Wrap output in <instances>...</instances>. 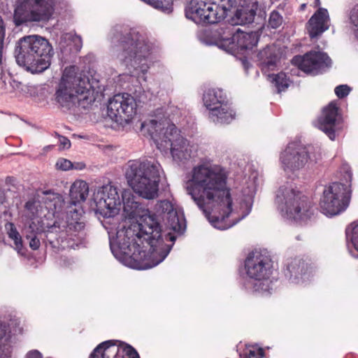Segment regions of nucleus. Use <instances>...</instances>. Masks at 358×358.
Segmentation results:
<instances>
[{
  "mask_svg": "<svg viewBox=\"0 0 358 358\" xmlns=\"http://www.w3.org/2000/svg\"><path fill=\"white\" fill-rule=\"evenodd\" d=\"M185 189L211 225L220 230L232 227L252 210L254 196L245 195L240 203L242 215L228 222L227 219L232 213L233 200L227 187V175L221 169L205 164L194 166L185 182Z\"/></svg>",
  "mask_w": 358,
  "mask_h": 358,
  "instance_id": "1",
  "label": "nucleus"
},
{
  "mask_svg": "<svg viewBox=\"0 0 358 358\" xmlns=\"http://www.w3.org/2000/svg\"><path fill=\"white\" fill-rule=\"evenodd\" d=\"M131 189H123L121 192V204L126 217L129 219H140L139 222L126 226L125 222L119 223L115 229L110 227L108 231L109 245L111 252L120 262L130 264L138 255L145 256L142 238L148 232H159L157 220L151 212L136 200Z\"/></svg>",
  "mask_w": 358,
  "mask_h": 358,
  "instance_id": "2",
  "label": "nucleus"
},
{
  "mask_svg": "<svg viewBox=\"0 0 358 358\" xmlns=\"http://www.w3.org/2000/svg\"><path fill=\"white\" fill-rule=\"evenodd\" d=\"M155 209L156 212L151 213V215H154L157 220L159 232L143 234L142 241H145L149 250H144L145 256L138 255L131 263L126 264L130 268L137 270L151 268L162 262L171 252L177 237L170 232L164 235L161 221H163L167 229L172 230L178 235L182 234L186 229L185 217L178 214L169 201L162 200L157 202Z\"/></svg>",
  "mask_w": 358,
  "mask_h": 358,
  "instance_id": "3",
  "label": "nucleus"
},
{
  "mask_svg": "<svg viewBox=\"0 0 358 358\" xmlns=\"http://www.w3.org/2000/svg\"><path fill=\"white\" fill-rule=\"evenodd\" d=\"M110 37L111 43L120 48L117 58L121 63L143 74L148 72L157 51L145 34L127 25L116 24Z\"/></svg>",
  "mask_w": 358,
  "mask_h": 358,
  "instance_id": "4",
  "label": "nucleus"
},
{
  "mask_svg": "<svg viewBox=\"0 0 358 358\" xmlns=\"http://www.w3.org/2000/svg\"><path fill=\"white\" fill-rule=\"evenodd\" d=\"M77 71L76 66H66L58 84L55 98L62 108H70L76 100L79 106L87 108L95 101L94 94L105 90L104 86L100 85L99 75L94 73L90 78L85 71Z\"/></svg>",
  "mask_w": 358,
  "mask_h": 358,
  "instance_id": "5",
  "label": "nucleus"
},
{
  "mask_svg": "<svg viewBox=\"0 0 358 358\" xmlns=\"http://www.w3.org/2000/svg\"><path fill=\"white\" fill-rule=\"evenodd\" d=\"M155 119L141 123V131L147 132L157 147L169 148L174 161L182 162L192 157L189 141L180 135L176 126L170 122L164 108L154 112Z\"/></svg>",
  "mask_w": 358,
  "mask_h": 358,
  "instance_id": "6",
  "label": "nucleus"
},
{
  "mask_svg": "<svg viewBox=\"0 0 358 358\" xmlns=\"http://www.w3.org/2000/svg\"><path fill=\"white\" fill-rule=\"evenodd\" d=\"M273 271V261L268 252L252 250L247 255L243 268L240 270L238 285L248 294H271L274 289L273 282L270 279Z\"/></svg>",
  "mask_w": 358,
  "mask_h": 358,
  "instance_id": "7",
  "label": "nucleus"
},
{
  "mask_svg": "<svg viewBox=\"0 0 358 358\" xmlns=\"http://www.w3.org/2000/svg\"><path fill=\"white\" fill-rule=\"evenodd\" d=\"M14 55L20 66L36 74L43 73L50 66L54 50L45 38L39 35H28L17 41Z\"/></svg>",
  "mask_w": 358,
  "mask_h": 358,
  "instance_id": "8",
  "label": "nucleus"
},
{
  "mask_svg": "<svg viewBox=\"0 0 358 358\" xmlns=\"http://www.w3.org/2000/svg\"><path fill=\"white\" fill-rule=\"evenodd\" d=\"M161 165L157 162L129 160L125 178L129 185L138 196L153 199L158 196Z\"/></svg>",
  "mask_w": 358,
  "mask_h": 358,
  "instance_id": "9",
  "label": "nucleus"
},
{
  "mask_svg": "<svg viewBox=\"0 0 358 358\" xmlns=\"http://www.w3.org/2000/svg\"><path fill=\"white\" fill-rule=\"evenodd\" d=\"M275 203L282 217L289 220L306 221L314 213L308 198L299 191L292 182H287L279 187Z\"/></svg>",
  "mask_w": 358,
  "mask_h": 358,
  "instance_id": "10",
  "label": "nucleus"
},
{
  "mask_svg": "<svg viewBox=\"0 0 358 358\" xmlns=\"http://www.w3.org/2000/svg\"><path fill=\"white\" fill-rule=\"evenodd\" d=\"M260 37L259 31L245 32L238 29L236 31L229 25L217 29L213 33L201 38L203 43L216 45L220 49L234 55L236 52L252 50L256 48Z\"/></svg>",
  "mask_w": 358,
  "mask_h": 358,
  "instance_id": "11",
  "label": "nucleus"
},
{
  "mask_svg": "<svg viewBox=\"0 0 358 358\" xmlns=\"http://www.w3.org/2000/svg\"><path fill=\"white\" fill-rule=\"evenodd\" d=\"M83 210L75 209L69 210L65 215V220H51L48 218H38L40 226L43 227V233L45 235V241L52 248H64L62 245L73 233L81 231L85 227V223L81 221Z\"/></svg>",
  "mask_w": 358,
  "mask_h": 358,
  "instance_id": "12",
  "label": "nucleus"
},
{
  "mask_svg": "<svg viewBox=\"0 0 358 358\" xmlns=\"http://www.w3.org/2000/svg\"><path fill=\"white\" fill-rule=\"evenodd\" d=\"M235 5V0H189L185 17L201 26L216 24L224 20Z\"/></svg>",
  "mask_w": 358,
  "mask_h": 358,
  "instance_id": "13",
  "label": "nucleus"
},
{
  "mask_svg": "<svg viewBox=\"0 0 358 358\" xmlns=\"http://www.w3.org/2000/svg\"><path fill=\"white\" fill-rule=\"evenodd\" d=\"M346 184L334 182L325 186L320 201L321 212L327 217L340 215L348 207L351 199L352 173L350 169L345 170Z\"/></svg>",
  "mask_w": 358,
  "mask_h": 358,
  "instance_id": "14",
  "label": "nucleus"
},
{
  "mask_svg": "<svg viewBox=\"0 0 358 358\" xmlns=\"http://www.w3.org/2000/svg\"><path fill=\"white\" fill-rule=\"evenodd\" d=\"M321 159L319 148L304 145L299 142L289 143L280 153V161L286 172H295L317 164Z\"/></svg>",
  "mask_w": 358,
  "mask_h": 358,
  "instance_id": "15",
  "label": "nucleus"
},
{
  "mask_svg": "<svg viewBox=\"0 0 358 358\" xmlns=\"http://www.w3.org/2000/svg\"><path fill=\"white\" fill-rule=\"evenodd\" d=\"M203 102L209 111V118L215 124H229L236 112L227 94L221 88H208L203 94Z\"/></svg>",
  "mask_w": 358,
  "mask_h": 358,
  "instance_id": "16",
  "label": "nucleus"
},
{
  "mask_svg": "<svg viewBox=\"0 0 358 358\" xmlns=\"http://www.w3.org/2000/svg\"><path fill=\"white\" fill-rule=\"evenodd\" d=\"M55 0H23L14 11L16 26L32 22H47L55 10Z\"/></svg>",
  "mask_w": 358,
  "mask_h": 358,
  "instance_id": "17",
  "label": "nucleus"
},
{
  "mask_svg": "<svg viewBox=\"0 0 358 358\" xmlns=\"http://www.w3.org/2000/svg\"><path fill=\"white\" fill-rule=\"evenodd\" d=\"M95 213L106 219H112L115 225L119 219L115 217L120 210L121 199L117 188L110 184L101 187L93 196Z\"/></svg>",
  "mask_w": 358,
  "mask_h": 358,
  "instance_id": "18",
  "label": "nucleus"
},
{
  "mask_svg": "<svg viewBox=\"0 0 358 358\" xmlns=\"http://www.w3.org/2000/svg\"><path fill=\"white\" fill-rule=\"evenodd\" d=\"M136 113V100L129 94H117L108 101L107 114L118 124L128 123Z\"/></svg>",
  "mask_w": 358,
  "mask_h": 358,
  "instance_id": "19",
  "label": "nucleus"
},
{
  "mask_svg": "<svg viewBox=\"0 0 358 358\" xmlns=\"http://www.w3.org/2000/svg\"><path fill=\"white\" fill-rule=\"evenodd\" d=\"M292 64L306 73L317 75L326 71L331 66V59L324 52L310 50L303 55H296Z\"/></svg>",
  "mask_w": 358,
  "mask_h": 358,
  "instance_id": "20",
  "label": "nucleus"
},
{
  "mask_svg": "<svg viewBox=\"0 0 358 358\" xmlns=\"http://www.w3.org/2000/svg\"><path fill=\"white\" fill-rule=\"evenodd\" d=\"M89 358H140V356L131 345L125 344L119 347L113 340H108L99 344Z\"/></svg>",
  "mask_w": 358,
  "mask_h": 358,
  "instance_id": "21",
  "label": "nucleus"
},
{
  "mask_svg": "<svg viewBox=\"0 0 358 358\" xmlns=\"http://www.w3.org/2000/svg\"><path fill=\"white\" fill-rule=\"evenodd\" d=\"M284 275L290 283L303 285L310 280L313 268L303 259H289L285 264Z\"/></svg>",
  "mask_w": 358,
  "mask_h": 358,
  "instance_id": "22",
  "label": "nucleus"
},
{
  "mask_svg": "<svg viewBox=\"0 0 358 358\" xmlns=\"http://www.w3.org/2000/svg\"><path fill=\"white\" fill-rule=\"evenodd\" d=\"M44 195L42 197V201L47 213L44 214L43 217L39 218H48L51 220H64V213L69 210H73L76 208L69 209L65 211V201L63 196L59 193L54 192L51 190H46L43 192ZM71 208V206L69 207Z\"/></svg>",
  "mask_w": 358,
  "mask_h": 358,
  "instance_id": "23",
  "label": "nucleus"
},
{
  "mask_svg": "<svg viewBox=\"0 0 358 358\" xmlns=\"http://www.w3.org/2000/svg\"><path fill=\"white\" fill-rule=\"evenodd\" d=\"M338 108L331 102L324 108L321 116L317 120V127L322 131L331 141L336 138V131L338 129Z\"/></svg>",
  "mask_w": 358,
  "mask_h": 358,
  "instance_id": "24",
  "label": "nucleus"
},
{
  "mask_svg": "<svg viewBox=\"0 0 358 358\" xmlns=\"http://www.w3.org/2000/svg\"><path fill=\"white\" fill-rule=\"evenodd\" d=\"M329 16L327 9L320 8L307 23V30L311 38H317L329 29Z\"/></svg>",
  "mask_w": 358,
  "mask_h": 358,
  "instance_id": "25",
  "label": "nucleus"
},
{
  "mask_svg": "<svg viewBox=\"0 0 358 358\" xmlns=\"http://www.w3.org/2000/svg\"><path fill=\"white\" fill-rule=\"evenodd\" d=\"M257 59L262 71L274 70L280 60L279 51L275 45H268L258 52Z\"/></svg>",
  "mask_w": 358,
  "mask_h": 358,
  "instance_id": "26",
  "label": "nucleus"
},
{
  "mask_svg": "<svg viewBox=\"0 0 358 358\" xmlns=\"http://www.w3.org/2000/svg\"><path fill=\"white\" fill-rule=\"evenodd\" d=\"M10 324L0 315V358H10L13 352Z\"/></svg>",
  "mask_w": 358,
  "mask_h": 358,
  "instance_id": "27",
  "label": "nucleus"
},
{
  "mask_svg": "<svg viewBox=\"0 0 358 358\" xmlns=\"http://www.w3.org/2000/svg\"><path fill=\"white\" fill-rule=\"evenodd\" d=\"M43 227L40 226L38 218L33 219L29 225L24 229V240L33 250H36L41 245L39 236L43 234Z\"/></svg>",
  "mask_w": 358,
  "mask_h": 358,
  "instance_id": "28",
  "label": "nucleus"
},
{
  "mask_svg": "<svg viewBox=\"0 0 358 358\" xmlns=\"http://www.w3.org/2000/svg\"><path fill=\"white\" fill-rule=\"evenodd\" d=\"M89 193L88 184L83 180L75 181L70 188V201L71 206H76L77 204L85 201Z\"/></svg>",
  "mask_w": 358,
  "mask_h": 358,
  "instance_id": "29",
  "label": "nucleus"
},
{
  "mask_svg": "<svg viewBox=\"0 0 358 358\" xmlns=\"http://www.w3.org/2000/svg\"><path fill=\"white\" fill-rule=\"evenodd\" d=\"M351 229H350V228L346 229L345 234L348 241V248L350 252L352 253L350 245L358 252V224L354 222L351 224Z\"/></svg>",
  "mask_w": 358,
  "mask_h": 358,
  "instance_id": "30",
  "label": "nucleus"
},
{
  "mask_svg": "<svg viewBox=\"0 0 358 358\" xmlns=\"http://www.w3.org/2000/svg\"><path fill=\"white\" fill-rule=\"evenodd\" d=\"M162 12L169 14L173 12L172 0H141Z\"/></svg>",
  "mask_w": 358,
  "mask_h": 358,
  "instance_id": "31",
  "label": "nucleus"
},
{
  "mask_svg": "<svg viewBox=\"0 0 358 358\" xmlns=\"http://www.w3.org/2000/svg\"><path fill=\"white\" fill-rule=\"evenodd\" d=\"M6 229L8 238L13 241L15 249L18 252L20 251L23 248L22 239L15 226L10 222L6 225Z\"/></svg>",
  "mask_w": 358,
  "mask_h": 358,
  "instance_id": "32",
  "label": "nucleus"
},
{
  "mask_svg": "<svg viewBox=\"0 0 358 358\" xmlns=\"http://www.w3.org/2000/svg\"><path fill=\"white\" fill-rule=\"evenodd\" d=\"M257 6L252 5L250 8H243L238 10L236 12V17L241 19L244 23H252L255 20L256 15Z\"/></svg>",
  "mask_w": 358,
  "mask_h": 358,
  "instance_id": "33",
  "label": "nucleus"
},
{
  "mask_svg": "<svg viewBox=\"0 0 358 358\" xmlns=\"http://www.w3.org/2000/svg\"><path fill=\"white\" fill-rule=\"evenodd\" d=\"M273 78L272 82L275 84L278 93L285 91L289 85V80L287 75L280 72L278 74L273 75Z\"/></svg>",
  "mask_w": 358,
  "mask_h": 358,
  "instance_id": "34",
  "label": "nucleus"
},
{
  "mask_svg": "<svg viewBox=\"0 0 358 358\" xmlns=\"http://www.w3.org/2000/svg\"><path fill=\"white\" fill-rule=\"evenodd\" d=\"M5 38V27L3 21L0 15V71H3V65L6 62V56L3 52V41Z\"/></svg>",
  "mask_w": 358,
  "mask_h": 358,
  "instance_id": "35",
  "label": "nucleus"
},
{
  "mask_svg": "<svg viewBox=\"0 0 358 358\" xmlns=\"http://www.w3.org/2000/svg\"><path fill=\"white\" fill-rule=\"evenodd\" d=\"M265 352L262 348L254 346L247 347L243 356L240 355L241 358H263Z\"/></svg>",
  "mask_w": 358,
  "mask_h": 358,
  "instance_id": "36",
  "label": "nucleus"
},
{
  "mask_svg": "<svg viewBox=\"0 0 358 358\" xmlns=\"http://www.w3.org/2000/svg\"><path fill=\"white\" fill-rule=\"evenodd\" d=\"M283 22L282 16L277 10H273L270 13L268 25L272 29L278 28Z\"/></svg>",
  "mask_w": 358,
  "mask_h": 358,
  "instance_id": "37",
  "label": "nucleus"
},
{
  "mask_svg": "<svg viewBox=\"0 0 358 358\" xmlns=\"http://www.w3.org/2000/svg\"><path fill=\"white\" fill-rule=\"evenodd\" d=\"M350 22L356 27L355 29V36L358 40V5H356L350 12Z\"/></svg>",
  "mask_w": 358,
  "mask_h": 358,
  "instance_id": "38",
  "label": "nucleus"
},
{
  "mask_svg": "<svg viewBox=\"0 0 358 358\" xmlns=\"http://www.w3.org/2000/svg\"><path fill=\"white\" fill-rule=\"evenodd\" d=\"M351 91V88L347 85H340L335 87L334 92L339 99L347 96Z\"/></svg>",
  "mask_w": 358,
  "mask_h": 358,
  "instance_id": "39",
  "label": "nucleus"
},
{
  "mask_svg": "<svg viewBox=\"0 0 358 358\" xmlns=\"http://www.w3.org/2000/svg\"><path fill=\"white\" fill-rule=\"evenodd\" d=\"M73 164L69 159L60 158L56 163V167L57 169L62 171H69L73 169Z\"/></svg>",
  "mask_w": 358,
  "mask_h": 358,
  "instance_id": "40",
  "label": "nucleus"
},
{
  "mask_svg": "<svg viewBox=\"0 0 358 358\" xmlns=\"http://www.w3.org/2000/svg\"><path fill=\"white\" fill-rule=\"evenodd\" d=\"M59 148L66 150L71 147L70 140L64 136L59 135Z\"/></svg>",
  "mask_w": 358,
  "mask_h": 358,
  "instance_id": "41",
  "label": "nucleus"
},
{
  "mask_svg": "<svg viewBox=\"0 0 358 358\" xmlns=\"http://www.w3.org/2000/svg\"><path fill=\"white\" fill-rule=\"evenodd\" d=\"M25 208L30 211L32 214L37 212L38 205L36 201L29 200L25 203Z\"/></svg>",
  "mask_w": 358,
  "mask_h": 358,
  "instance_id": "42",
  "label": "nucleus"
},
{
  "mask_svg": "<svg viewBox=\"0 0 358 358\" xmlns=\"http://www.w3.org/2000/svg\"><path fill=\"white\" fill-rule=\"evenodd\" d=\"M72 41L74 43V49L76 52L80 50L83 46L82 38L80 36L74 35L72 36Z\"/></svg>",
  "mask_w": 358,
  "mask_h": 358,
  "instance_id": "43",
  "label": "nucleus"
},
{
  "mask_svg": "<svg viewBox=\"0 0 358 358\" xmlns=\"http://www.w3.org/2000/svg\"><path fill=\"white\" fill-rule=\"evenodd\" d=\"M25 358H43V357L38 350H31L27 353Z\"/></svg>",
  "mask_w": 358,
  "mask_h": 358,
  "instance_id": "44",
  "label": "nucleus"
},
{
  "mask_svg": "<svg viewBox=\"0 0 358 358\" xmlns=\"http://www.w3.org/2000/svg\"><path fill=\"white\" fill-rule=\"evenodd\" d=\"M242 66L244 68L246 73H248V71L249 69L252 66L251 64L249 62V61L247 59H243L241 60Z\"/></svg>",
  "mask_w": 358,
  "mask_h": 358,
  "instance_id": "45",
  "label": "nucleus"
},
{
  "mask_svg": "<svg viewBox=\"0 0 358 358\" xmlns=\"http://www.w3.org/2000/svg\"><path fill=\"white\" fill-rule=\"evenodd\" d=\"M85 167V164L83 162L73 164V169L82 170Z\"/></svg>",
  "mask_w": 358,
  "mask_h": 358,
  "instance_id": "46",
  "label": "nucleus"
},
{
  "mask_svg": "<svg viewBox=\"0 0 358 358\" xmlns=\"http://www.w3.org/2000/svg\"><path fill=\"white\" fill-rule=\"evenodd\" d=\"M314 3L315 4V6H320L321 3L320 0H315Z\"/></svg>",
  "mask_w": 358,
  "mask_h": 358,
  "instance_id": "47",
  "label": "nucleus"
},
{
  "mask_svg": "<svg viewBox=\"0 0 358 358\" xmlns=\"http://www.w3.org/2000/svg\"><path fill=\"white\" fill-rule=\"evenodd\" d=\"M305 7H306V4H304V3H303V4H302V5L301 6V10H303V9H304V8H305Z\"/></svg>",
  "mask_w": 358,
  "mask_h": 358,
  "instance_id": "48",
  "label": "nucleus"
},
{
  "mask_svg": "<svg viewBox=\"0 0 358 358\" xmlns=\"http://www.w3.org/2000/svg\"><path fill=\"white\" fill-rule=\"evenodd\" d=\"M352 255L355 258H358V255H352Z\"/></svg>",
  "mask_w": 358,
  "mask_h": 358,
  "instance_id": "49",
  "label": "nucleus"
},
{
  "mask_svg": "<svg viewBox=\"0 0 358 358\" xmlns=\"http://www.w3.org/2000/svg\"><path fill=\"white\" fill-rule=\"evenodd\" d=\"M172 1V6L173 5V0L171 1Z\"/></svg>",
  "mask_w": 358,
  "mask_h": 358,
  "instance_id": "50",
  "label": "nucleus"
},
{
  "mask_svg": "<svg viewBox=\"0 0 358 358\" xmlns=\"http://www.w3.org/2000/svg\"><path fill=\"white\" fill-rule=\"evenodd\" d=\"M48 358H52V357H48Z\"/></svg>",
  "mask_w": 358,
  "mask_h": 358,
  "instance_id": "51",
  "label": "nucleus"
}]
</instances>
